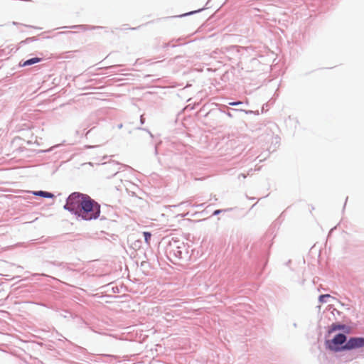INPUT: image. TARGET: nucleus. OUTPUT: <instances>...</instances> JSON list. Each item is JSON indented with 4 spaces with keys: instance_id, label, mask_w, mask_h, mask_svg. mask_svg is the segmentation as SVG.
<instances>
[{
    "instance_id": "obj_2",
    "label": "nucleus",
    "mask_w": 364,
    "mask_h": 364,
    "mask_svg": "<svg viewBox=\"0 0 364 364\" xmlns=\"http://www.w3.org/2000/svg\"><path fill=\"white\" fill-rule=\"evenodd\" d=\"M364 346V338H350L342 347L343 350H351Z\"/></svg>"
},
{
    "instance_id": "obj_10",
    "label": "nucleus",
    "mask_w": 364,
    "mask_h": 364,
    "mask_svg": "<svg viewBox=\"0 0 364 364\" xmlns=\"http://www.w3.org/2000/svg\"><path fill=\"white\" fill-rule=\"evenodd\" d=\"M329 348L331 349V350H336V348H334L332 346L329 345Z\"/></svg>"
},
{
    "instance_id": "obj_6",
    "label": "nucleus",
    "mask_w": 364,
    "mask_h": 364,
    "mask_svg": "<svg viewBox=\"0 0 364 364\" xmlns=\"http://www.w3.org/2000/svg\"><path fill=\"white\" fill-rule=\"evenodd\" d=\"M144 240H145V242L147 245H149L150 244V240H151V234L149 232H144Z\"/></svg>"
},
{
    "instance_id": "obj_9",
    "label": "nucleus",
    "mask_w": 364,
    "mask_h": 364,
    "mask_svg": "<svg viewBox=\"0 0 364 364\" xmlns=\"http://www.w3.org/2000/svg\"><path fill=\"white\" fill-rule=\"evenodd\" d=\"M341 326L336 327V326H333V330H336V329H341Z\"/></svg>"
},
{
    "instance_id": "obj_1",
    "label": "nucleus",
    "mask_w": 364,
    "mask_h": 364,
    "mask_svg": "<svg viewBox=\"0 0 364 364\" xmlns=\"http://www.w3.org/2000/svg\"><path fill=\"white\" fill-rule=\"evenodd\" d=\"M65 208L85 220H95L100 215V205L90 196L74 192L67 199Z\"/></svg>"
},
{
    "instance_id": "obj_3",
    "label": "nucleus",
    "mask_w": 364,
    "mask_h": 364,
    "mask_svg": "<svg viewBox=\"0 0 364 364\" xmlns=\"http://www.w3.org/2000/svg\"><path fill=\"white\" fill-rule=\"evenodd\" d=\"M346 337L343 333L337 334L331 341V343L334 345H341L346 342Z\"/></svg>"
},
{
    "instance_id": "obj_7",
    "label": "nucleus",
    "mask_w": 364,
    "mask_h": 364,
    "mask_svg": "<svg viewBox=\"0 0 364 364\" xmlns=\"http://www.w3.org/2000/svg\"><path fill=\"white\" fill-rule=\"evenodd\" d=\"M329 297H331V296H330L329 294H323V295H321V296H319V301H320L321 303H324V302H326L325 299H326V298H329Z\"/></svg>"
},
{
    "instance_id": "obj_4",
    "label": "nucleus",
    "mask_w": 364,
    "mask_h": 364,
    "mask_svg": "<svg viewBox=\"0 0 364 364\" xmlns=\"http://www.w3.org/2000/svg\"><path fill=\"white\" fill-rule=\"evenodd\" d=\"M40 60H41V59L38 58H33L28 60H26L23 64H20V65H22V66L30 65L39 62Z\"/></svg>"
},
{
    "instance_id": "obj_5",
    "label": "nucleus",
    "mask_w": 364,
    "mask_h": 364,
    "mask_svg": "<svg viewBox=\"0 0 364 364\" xmlns=\"http://www.w3.org/2000/svg\"><path fill=\"white\" fill-rule=\"evenodd\" d=\"M34 194L36 196H43L44 198H53V194L48 193V192L42 191L35 192Z\"/></svg>"
},
{
    "instance_id": "obj_8",
    "label": "nucleus",
    "mask_w": 364,
    "mask_h": 364,
    "mask_svg": "<svg viewBox=\"0 0 364 364\" xmlns=\"http://www.w3.org/2000/svg\"><path fill=\"white\" fill-rule=\"evenodd\" d=\"M241 102H230V105H240Z\"/></svg>"
}]
</instances>
